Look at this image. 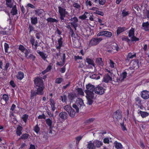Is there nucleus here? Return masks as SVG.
Wrapping results in <instances>:
<instances>
[{
	"label": "nucleus",
	"mask_w": 149,
	"mask_h": 149,
	"mask_svg": "<svg viewBox=\"0 0 149 149\" xmlns=\"http://www.w3.org/2000/svg\"><path fill=\"white\" fill-rule=\"evenodd\" d=\"M127 73L126 72H122L120 74V78H122V79H124L125 78L127 77Z\"/></svg>",
	"instance_id": "55"
},
{
	"label": "nucleus",
	"mask_w": 149,
	"mask_h": 149,
	"mask_svg": "<svg viewBox=\"0 0 149 149\" xmlns=\"http://www.w3.org/2000/svg\"><path fill=\"white\" fill-rule=\"evenodd\" d=\"M73 6L77 9H80V5L77 3L74 2L73 3Z\"/></svg>",
	"instance_id": "61"
},
{
	"label": "nucleus",
	"mask_w": 149,
	"mask_h": 149,
	"mask_svg": "<svg viewBox=\"0 0 149 149\" xmlns=\"http://www.w3.org/2000/svg\"><path fill=\"white\" fill-rule=\"evenodd\" d=\"M95 13L96 14L101 15L102 16H103L104 15V13L102 11H100L99 10H96Z\"/></svg>",
	"instance_id": "62"
},
{
	"label": "nucleus",
	"mask_w": 149,
	"mask_h": 149,
	"mask_svg": "<svg viewBox=\"0 0 149 149\" xmlns=\"http://www.w3.org/2000/svg\"><path fill=\"white\" fill-rule=\"evenodd\" d=\"M34 28L32 25L29 24V32L30 33L31 31H34Z\"/></svg>",
	"instance_id": "64"
},
{
	"label": "nucleus",
	"mask_w": 149,
	"mask_h": 149,
	"mask_svg": "<svg viewBox=\"0 0 149 149\" xmlns=\"http://www.w3.org/2000/svg\"><path fill=\"white\" fill-rule=\"evenodd\" d=\"M135 29L132 27L129 31L128 32V36L131 38V41H136L139 40V38L135 37L134 36Z\"/></svg>",
	"instance_id": "7"
},
{
	"label": "nucleus",
	"mask_w": 149,
	"mask_h": 149,
	"mask_svg": "<svg viewBox=\"0 0 149 149\" xmlns=\"http://www.w3.org/2000/svg\"><path fill=\"white\" fill-rule=\"evenodd\" d=\"M141 29L146 31H149V22L148 21L142 23Z\"/></svg>",
	"instance_id": "13"
},
{
	"label": "nucleus",
	"mask_w": 149,
	"mask_h": 149,
	"mask_svg": "<svg viewBox=\"0 0 149 149\" xmlns=\"http://www.w3.org/2000/svg\"><path fill=\"white\" fill-rule=\"evenodd\" d=\"M122 39L123 41H125L128 43H129L131 41L127 36H125Z\"/></svg>",
	"instance_id": "60"
},
{
	"label": "nucleus",
	"mask_w": 149,
	"mask_h": 149,
	"mask_svg": "<svg viewBox=\"0 0 149 149\" xmlns=\"http://www.w3.org/2000/svg\"><path fill=\"white\" fill-rule=\"evenodd\" d=\"M35 13L36 15L38 16H40L42 15L44 12V11L43 9H38L35 10Z\"/></svg>",
	"instance_id": "33"
},
{
	"label": "nucleus",
	"mask_w": 149,
	"mask_h": 149,
	"mask_svg": "<svg viewBox=\"0 0 149 149\" xmlns=\"http://www.w3.org/2000/svg\"><path fill=\"white\" fill-rule=\"evenodd\" d=\"M36 57L35 56L33 55L32 54H30L28 56L27 58H30L33 61H34L35 60Z\"/></svg>",
	"instance_id": "58"
},
{
	"label": "nucleus",
	"mask_w": 149,
	"mask_h": 149,
	"mask_svg": "<svg viewBox=\"0 0 149 149\" xmlns=\"http://www.w3.org/2000/svg\"><path fill=\"white\" fill-rule=\"evenodd\" d=\"M2 99L5 101V104L7 103L9 100V97L8 95L4 94L2 96Z\"/></svg>",
	"instance_id": "38"
},
{
	"label": "nucleus",
	"mask_w": 149,
	"mask_h": 149,
	"mask_svg": "<svg viewBox=\"0 0 149 149\" xmlns=\"http://www.w3.org/2000/svg\"><path fill=\"white\" fill-rule=\"evenodd\" d=\"M105 90V87L102 84L98 85L95 88V92L99 95H102L104 94Z\"/></svg>",
	"instance_id": "5"
},
{
	"label": "nucleus",
	"mask_w": 149,
	"mask_h": 149,
	"mask_svg": "<svg viewBox=\"0 0 149 149\" xmlns=\"http://www.w3.org/2000/svg\"><path fill=\"white\" fill-rule=\"evenodd\" d=\"M16 78L17 79L19 80H22L24 77V73L21 71H19L16 75Z\"/></svg>",
	"instance_id": "19"
},
{
	"label": "nucleus",
	"mask_w": 149,
	"mask_h": 149,
	"mask_svg": "<svg viewBox=\"0 0 149 149\" xmlns=\"http://www.w3.org/2000/svg\"><path fill=\"white\" fill-rule=\"evenodd\" d=\"M78 94L82 95H84V93L82 89L81 88H77L76 89Z\"/></svg>",
	"instance_id": "44"
},
{
	"label": "nucleus",
	"mask_w": 149,
	"mask_h": 149,
	"mask_svg": "<svg viewBox=\"0 0 149 149\" xmlns=\"http://www.w3.org/2000/svg\"><path fill=\"white\" fill-rule=\"evenodd\" d=\"M61 99L60 100H61L62 102L63 103L65 102L66 103H67V97L65 95H63V96H61Z\"/></svg>",
	"instance_id": "41"
},
{
	"label": "nucleus",
	"mask_w": 149,
	"mask_h": 149,
	"mask_svg": "<svg viewBox=\"0 0 149 149\" xmlns=\"http://www.w3.org/2000/svg\"><path fill=\"white\" fill-rule=\"evenodd\" d=\"M138 113L140 115L142 118H146L149 115V113L147 112L142 111L140 110H138Z\"/></svg>",
	"instance_id": "17"
},
{
	"label": "nucleus",
	"mask_w": 149,
	"mask_h": 149,
	"mask_svg": "<svg viewBox=\"0 0 149 149\" xmlns=\"http://www.w3.org/2000/svg\"><path fill=\"white\" fill-rule=\"evenodd\" d=\"M46 123L47 125L49 127L50 129H52V125L53 123V120L52 119L49 118L45 120Z\"/></svg>",
	"instance_id": "20"
},
{
	"label": "nucleus",
	"mask_w": 149,
	"mask_h": 149,
	"mask_svg": "<svg viewBox=\"0 0 149 149\" xmlns=\"http://www.w3.org/2000/svg\"><path fill=\"white\" fill-rule=\"evenodd\" d=\"M10 63L8 62L7 63H6L5 66H4V68L3 69H3L5 71H7L8 68L10 67Z\"/></svg>",
	"instance_id": "59"
},
{
	"label": "nucleus",
	"mask_w": 149,
	"mask_h": 149,
	"mask_svg": "<svg viewBox=\"0 0 149 149\" xmlns=\"http://www.w3.org/2000/svg\"><path fill=\"white\" fill-rule=\"evenodd\" d=\"M83 137V136H79L76 137L75 139L76 144H78L79 143V141Z\"/></svg>",
	"instance_id": "52"
},
{
	"label": "nucleus",
	"mask_w": 149,
	"mask_h": 149,
	"mask_svg": "<svg viewBox=\"0 0 149 149\" xmlns=\"http://www.w3.org/2000/svg\"><path fill=\"white\" fill-rule=\"evenodd\" d=\"M126 30L125 27H118L116 31L117 35L118 36L120 33Z\"/></svg>",
	"instance_id": "22"
},
{
	"label": "nucleus",
	"mask_w": 149,
	"mask_h": 149,
	"mask_svg": "<svg viewBox=\"0 0 149 149\" xmlns=\"http://www.w3.org/2000/svg\"><path fill=\"white\" fill-rule=\"evenodd\" d=\"M4 47L5 52L6 53H8V51L9 48V46L8 44L5 42L4 44Z\"/></svg>",
	"instance_id": "48"
},
{
	"label": "nucleus",
	"mask_w": 149,
	"mask_h": 149,
	"mask_svg": "<svg viewBox=\"0 0 149 149\" xmlns=\"http://www.w3.org/2000/svg\"><path fill=\"white\" fill-rule=\"evenodd\" d=\"M59 116L62 120L64 121L67 119L68 115L67 112L62 111L59 113Z\"/></svg>",
	"instance_id": "14"
},
{
	"label": "nucleus",
	"mask_w": 149,
	"mask_h": 149,
	"mask_svg": "<svg viewBox=\"0 0 149 149\" xmlns=\"http://www.w3.org/2000/svg\"><path fill=\"white\" fill-rule=\"evenodd\" d=\"M29 135L27 133H25L22 134L20 137V139L23 140H25L28 138Z\"/></svg>",
	"instance_id": "39"
},
{
	"label": "nucleus",
	"mask_w": 149,
	"mask_h": 149,
	"mask_svg": "<svg viewBox=\"0 0 149 149\" xmlns=\"http://www.w3.org/2000/svg\"><path fill=\"white\" fill-rule=\"evenodd\" d=\"M140 64V63L139 62V60H136L134 61L132 67L134 68L137 69L139 68Z\"/></svg>",
	"instance_id": "27"
},
{
	"label": "nucleus",
	"mask_w": 149,
	"mask_h": 149,
	"mask_svg": "<svg viewBox=\"0 0 149 149\" xmlns=\"http://www.w3.org/2000/svg\"><path fill=\"white\" fill-rule=\"evenodd\" d=\"M10 13L13 16L16 15L17 14V10L16 5L14 6L13 7L11 10Z\"/></svg>",
	"instance_id": "28"
},
{
	"label": "nucleus",
	"mask_w": 149,
	"mask_h": 149,
	"mask_svg": "<svg viewBox=\"0 0 149 149\" xmlns=\"http://www.w3.org/2000/svg\"><path fill=\"white\" fill-rule=\"evenodd\" d=\"M119 48L118 45L115 43L111 44L107 48V52L110 53H116L119 50Z\"/></svg>",
	"instance_id": "3"
},
{
	"label": "nucleus",
	"mask_w": 149,
	"mask_h": 149,
	"mask_svg": "<svg viewBox=\"0 0 149 149\" xmlns=\"http://www.w3.org/2000/svg\"><path fill=\"white\" fill-rule=\"evenodd\" d=\"M34 130L35 132L38 133L40 130V128L38 124H37L34 128Z\"/></svg>",
	"instance_id": "54"
},
{
	"label": "nucleus",
	"mask_w": 149,
	"mask_h": 149,
	"mask_svg": "<svg viewBox=\"0 0 149 149\" xmlns=\"http://www.w3.org/2000/svg\"><path fill=\"white\" fill-rule=\"evenodd\" d=\"M46 20L48 23H52L55 22L58 23V21L57 19L51 17L47 18Z\"/></svg>",
	"instance_id": "30"
},
{
	"label": "nucleus",
	"mask_w": 149,
	"mask_h": 149,
	"mask_svg": "<svg viewBox=\"0 0 149 149\" xmlns=\"http://www.w3.org/2000/svg\"><path fill=\"white\" fill-rule=\"evenodd\" d=\"M136 57V53L132 55L131 53L130 52L128 53L125 59V61L127 62H129L130 59L133 58L134 57Z\"/></svg>",
	"instance_id": "18"
},
{
	"label": "nucleus",
	"mask_w": 149,
	"mask_h": 149,
	"mask_svg": "<svg viewBox=\"0 0 149 149\" xmlns=\"http://www.w3.org/2000/svg\"><path fill=\"white\" fill-rule=\"evenodd\" d=\"M104 36L108 37H111L112 36L111 32L107 31H103L100 32L97 35V36Z\"/></svg>",
	"instance_id": "11"
},
{
	"label": "nucleus",
	"mask_w": 149,
	"mask_h": 149,
	"mask_svg": "<svg viewBox=\"0 0 149 149\" xmlns=\"http://www.w3.org/2000/svg\"><path fill=\"white\" fill-rule=\"evenodd\" d=\"M63 79L61 78H57L55 81V83L58 84H60L63 81Z\"/></svg>",
	"instance_id": "56"
},
{
	"label": "nucleus",
	"mask_w": 149,
	"mask_h": 149,
	"mask_svg": "<svg viewBox=\"0 0 149 149\" xmlns=\"http://www.w3.org/2000/svg\"><path fill=\"white\" fill-rule=\"evenodd\" d=\"M34 87L36 90L31 92L30 99L33 100L37 95H42L44 94L45 85L42 78L41 77H36L33 80Z\"/></svg>",
	"instance_id": "1"
},
{
	"label": "nucleus",
	"mask_w": 149,
	"mask_h": 149,
	"mask_svg": "<svg viewBox=\"0 0 149 149\" xmlns=\"http://www.w3.org/2000/svg\"><path fill=\"white\" fill-rule=\"evenodd\" d=\"M141 97L145 100L149 98V91H142Z\"/></svg>",
	"instance_id": "16"
},
{
	"label": "nucleus",
	"mask_w": 149,
	"mask_h": 149,
	"mask_svg": "<svg viewBox=\"0 0 149 149\" xmlns=\"http://www.w3.org/2000/svg\"><path fill=\"white\" fill-rule=\"evenodd\" d=\"M86 61L88 65H92L95 66L94 61L92 59L89 58H86Z\"/></svg>",
	"instance_id": "34"
},
{
	"label": "nucleus",
	"mask_w": 149,
	"mask_h": 149,
	"mask_svg": "<svg viewBox=\"0 0 149 149\" xmlns=\"http://www.w3.org/2000/svg\"><path fill=\"white\" fill-rule=\"evenodd\" d=\"M63 108L68 113L70 117L74 118L75 116L76 112L74 109L70 106L68 105H66Z\"/></svg>",
	"instance_id": "6"
},
{
	"label": "nucleus",
	"mask_w": 149,
	"mask_h": 149,
	"mask_svg": "<svg viewBox=\"0 0 149 149\" xmlns=\"http://www.w3.org/2000/svg\"><path fill=\"white\" fill-rule=\"evenodd\" d=\"M91 78L93 79H100V75L99 74H94L91 76Z\"/></svg>",
	"instance_id": "49"
},
{
	"label": "nucleus",
	"mask_w": 149,
	"mask_h": 149,
	"mask_svg": "<svg viewBox=\"0 0 149 149\" xmlns=\"http://www.w3.org/2000/svg\"><path fill=\"white\" fill-rule=\"evenodd\" d=\"M116 148L117 149H121L123 148V146L121 143L116 141L114 143Z\"/></svg>",
	"instance_id": "36"
},
{
	"label": "nucleus",
	"mask_w": 149,
	"mask_h": 149,
	"mask_svg": "<svg viewBox=\"0 0 149 149\" xmlns=\"http://www.w3.org/2000/svg\"><path fill=\"white\" fill-rule=\"evenodd\" d=\"M93 2L95 3H99L101 5H104L105 3L106 0H92Z\"/></svg>",
	"instance_id": "26"
},
{
	"label": "nucleus",
	"mask_w": 149,
	"mask_h": 149,
	"mask_svg": "<svg viewBox=\"0 0 149 149\" xmlns=\"http://www.w3.org/2000/svg\"><path fill=\"white\" fill-rule=\"evenodd\" d=\"M101 38H92L90 41L89 45L90 46H95L99 44L102 40Z\"/></svg>",
	"instance_id": "9"
},
{
	"label": "nucleus",
	"mask_w": 149,
	"mask_h": 149,
	"mask_svg": "<svg viewBox=\"0 0 149 149\" xmlns=\"http://www.w3.org/2000/svg\"><path fill=\"white\" fill-rule=\"evenodd\" d=\"M95 88L93 85L89 84L86 85V89L85 91V92L87 95H89L92 97V95H94L93 91H95Z\"/></svg>",
	"instance_id": "4"
},
{
	"label": "nucleus",
	"mask_w": 149,
	"mask_h": 149,
	"mask_svg": "<svg viewBox=\"0 0 149 149\" xmlns=\"http://www.w3.org/2000/svg\"><path fill=\"white\" fill-rule=\"evenodd\" d=\"M68 28L69 29V34L72 38V39L74 40L77 39L78 35L74 33L73 29L69 25L68 26Z\"/></svg>",
	"instance_id": "12"
},
{
	"label": "nucleus",
	"mask_w": 149,
	"mask_h": 149,
	"mask_svg": "<svg viewBox=\"0 0 149 149\" xmlns=\"http://www.w3.org/2000/svg\"><path fill=\"white\" fill-rule=\"evenodd\" d=\"M135 105L137 106H138L139 105H141L142 104L141 101V99L139 97H137L135 99Z\"/></svg>",
	"instance_id": "40"
},
{
	"label": "nucleus",
	"mask_w": 149,
	"mask_h": 149,
	"mask_svg": "<svg viewBox=\"0 0 149 149\" xmlns=\"http://www.w3.org/2000/svg\"><path fill=\"white\" fill-rule=\"evenodd\" d=\"M122 117V112L120 110L118 109L113 113V118H116L118 121L121 119Z\"/></svg>",
	"instance_id": "10"
},
{
	"label": "nucleus",
	"mask_w": 149,
	"mask_h": 149,
	"mask_svg": "<svg viewBox=\"0 0 149 149\" xmlns=\"http://www.w3.org/2000/svg\"><path fill=\"white\" fill-rule=\"evenodd\" d=\"M69 21H70L71 26L73 27L75 30H77V28L78 26L77 22L78 20L77 18L75 16H71Z\"/></svg>",
	"instance_id": "8"
},
{
	"label": "nucleus",
	"mask_w": 149,
	"mask_h": 149,
	"mask_svg": "<svg viewBox=\"0 0 149 149\" xmlns=\"http://www.w3.org/2000/svg\"><path fill=\"white\" fill-rule=\"evenodd\" d=\"M10 85L13 88H14L16 86V84L13 80H11L9 82Z\"/></svg>",
	"instance_id": "63"
},
{
	"label": "nucleus",
	"mask_w": 149,
	"mask_h": 149,
	"mask_svg": "<svg viewBox=\"0 0 149 149\" xmlns=\"http://www.w3.org/2000/svg\"><path fill=\"white\" fill-rule=\"evenodd\" d=\"M109 61V66L111 68H114L115 67L116 64L114 63L113 61L111 59H110Z\"/></svg>",
	"instance_id": "50"
},
{
	"label": "nucleus",
	"mask_w": 149,
	"mask_h": 149,
	"mask_svg": "<svg viewBox=\"0 0 149 149\" xmlns=\"http://www.w3.org/2000/svg\"><path fill=\"white\" fill-rule=\"evenodd\" d=\"M49 101L50 102V105L51 107L52 110V111H54L56 109V107H55V102L54 100L52 98H51L49 99Z\"/></svg>",
	"instance_id": "23"
},
{
	"label": "nucleus",
	"mask_w": 149,
	"mask_h": 149,
	"mask_svg": "<svg viewBox=\"0 0 149 149\" xmlns=\"http://www.w3.org/2000/svg\"><path fill=\"white\" fill-rule=\"evenodd\" d=\"M95 147L99 148L102 146L103 145V143L100 141L97 140L95 142Z\"/></svg>",
	"instance_id": "42"
},
{
	"label": "nucleus",
	"mask_w": 149,
	"mask_h": 149,
	"mask_svg": "<svg viewBox=\"0 0 149 149\" xmlns=\"http://www.w3.org/2000/svg\"><path fill=\"white\" fill-rule=\"evenodd\" d=\"M129 14V11H126L125 9H124L123 10L122 13V16L124 17H126Z\"/></svg>",
	"instance_id": "47"
},
{
	"label": "nucleus",
	"mask_w": 149,
	"mask_h": 149,
	"mask_svg": "<svg viewBox=\"0 0 149 149\" xmlns=\"http://www.w3.org/2000/svg\"><path fill=\"white\" fill-rule=\"evenodd\" d=\"M31 23L33 25H36L38 22V18L37 17H31Z\"/></svg>",
	"instance_id": "25"
},
{
	"label": "nucleus",
	"mask_w": 149,
	"mask_h": 149,
	"mask_svg": "<svg viewBox=\"0 0 149 149\" xmlns=\"http://www.w3.org/2000/svg\"><path fill=\"white\" fill-rule=\"evenodd\" d=\"M29 116V115L27 114H24L21 117V119L25 123H26L27 120Z\"/></svg>",
	"instance_id": "37"
},
{
	"label": "nucleus",
	"mask_w": 149,
	"mask_h": 149,
	"mask_svg": "<svg viewBox=\"0 0 149 149\" xmlns=\"http://www.w3.org/2000/svg\"><path fill=\"white\" fill-rule=\"evenodd\" d=\"M68 98L70 102L72 101L74 98V96L73 94L69 93L68 94Z\"/></svg>",
	"instance_id": "53"
},
{
	"label": "nucleus",
	"mask_w": 149,
	"mask_h": 149,
	"mask_svg": "<svg viewBox=\"0 0 149 149\" xmlns=\"http://www.w3.org/2000/svg\"><path fill=\"white\" fill-rule=\"evenodd\" d=\"M37 52L44 61H46V59L47 57V56H46V54H45L44 53L40 51H38Z\"/></svg>",
	"instance_id": "31"
},
{
	"label": "nucleus",
	"mask_w": 149,
	"mask_h": 149,
	"mask_svg": "<svg viewBox=\"0 0 149 149\" xmlns=\"http://www.w3.org/2000/svg\"><path fill=\"white\" fill-rule=\"evenodd\" d=\"M95 119L94 118H90L86 120L85 122V123L86 124H89L93 122V121H94Z\"/></svg>",
	"instance_id": "46"
},
{
	"label": "nucleus",
	"mask_w": 149,
	"mask_h": 149,
	"mask_svg": "<svg viewBox=\"0 0 149 149\" xmlns=\"http://www.w3.org/2000/svg\"><path fill=\"white\" fill-rule=\"evenodd\" d=\"M6 4L7 7L11 8L13 7V4L11 3V0H6Z\"/></svg>",
	"instance_id": "43"
},
{
	"label": "nucleus",
	"mask_w": 149,
	"mask_h": 149,
	"mask_svg": "<svg viewBox=\"0 0 149 149\" xmlns=\"http://www.w3.org/2000/svg\"><path fill=\"white\" fill-rule=\"evenodd\" d=\"M58 13L59 15V18L61 21L63 22L65 19L64 18L67 17L69 15V13L65 8L60 6L58 7Z\"/></svg>",
	"instance_id": "2"
},
{
	"label": "nucleus",
	"mask_w": 149,
	"mask_h": 149,
	"mask_svg": "<svg viewBox=\"0 0 149 149\" xmlns=\"http://www.w3.org/2000/svg\"><path fill=\"white\" fill-rule=\"evenodd\" d=\"M96 63L100 66H103L104 65V63L102 61V58H97L96 61Z\"/></svg>",
	"instance_id": "29"
},
{
	"label": "nucleus",
	"mask_w": 149,
	"mask_h": 149,
	"mask_svg": "<svg viewBox=\"0 0 149 149\" xmlns=\"http://www.w3.org/2000/svg\"><path fill=\"white\" fill-rule=\"evenodd\" d=\"M120 125L121 129L123 131H127V129L125 126V125L124 123L123 122V123H120Z\"/></svg>",
	"instance_id": "57"
},
{
	"label": "nucleus",
	"mask_w": 149,
	"mask_h": 149,
	"mask_svg": "<svg viewBox=\"0 0 149 149\" xmlns=\"http://www.w3.org/2000/svg\"><path fill=\"white\" fill-rule=\"evenodd\" d=\"M93 95H92V97H90L89 95H86V97L88 100V103L89 105H91L93 102Z\"/></svg>",
	"instance_id": "32"
},
{
	"label": "nucleus",
	"mask_w": 149,
	"mask_h": 149,
	"mask_svg": "<svg viewBox=\"0 0 149 149\" xmlns=\"http://www.w3.org/2000/svg\"><path fill=\"white\" fill-rule=\"evenodd\" d=\"M87 148L89 149H95V146L94 144L92 143L91 141H90L88 143Z\"/></svg>",
	"instance_id": "35"
},
{
	"label": "nucleus",
	"mask_w": 149,
	"mask_h": 149,
	"mask_svg": "<svg viewBox=\"0 0 149 149\" xmlns=\"http://www.w3.org/2000/svg\"><path fill=\"white\" fill-rule=\"evenodd\" d=\"M112 78L108 74H106L103 77V81L105 83H108L109 81H111Z\"/></svg>",
	"instance_id": "24"
},
{
	"label": "nucleus",
	"mask_w": 149,
	"mask_h": 149,
	"mask_svg": "<svg viewBox=\"0 0 149 149\" xmlns=\"http://www.w3.org/2000/svg\"><path fill=\"white\" fill-rule=\"evenodd\" d=\"M18 49L21 51L23 53L26 49L23 45H20L19 46Z\"/></svg>",
	"instance_id": "51"
},
{
	"label": "nucleus",
	"mask_w": 149,
	"mask_h": 149,
	"mask_svg": "<svg viewBox=\"0 0 149 149\" xmlns=\"http://www.w3.org/2000/svg\"><path fill=\"white\" fill-rule=\"evenodd\" d=\"M23 130L22 127L19 125L17 128L16 134L17 135L20 136L22 134V131Z\"/></svg>",
	"instance_id": "21"
},
{
	"label": "nucleus",
	"mask_w": 149,
	"mask_h": 149,
	"mask_svg": "<svg viewBox=\"0 0 149 149\" xmlns=\"http://www.w3.org/2000/svg\"><path fill=\"white\" fill-rule=\"evenodd\" d=\"M88 14V13L87 12H85L83 15L80 16L79 18L80 19L82 20L85 19L87 17L86 15Z\"/></svg>",
	"instance_id": "45"
},
{
	"label": "nucleus",
	"mask_w": 149,
	"mask_h": 149,
	"mask_svg": "<svg viewBox=\"0 0 149 149\" xmlns=\"http://www.w3.org/2000/svg\"><path fill=\"white\" fill-rule=\"evenodd\" d=\"M60 38L58 40V46H56V49L58 50L59 52L61 51V48L63 46V42L62 41L63 39L60 36Z\"/></svg>",
	"instance_id": "15"
}]
</instances>
